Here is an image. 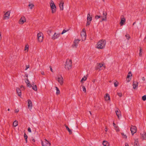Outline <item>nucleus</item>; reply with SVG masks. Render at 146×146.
Wrapping results in <instances>:
<instances>
[{
    "label": "nucleus",
    "mask_w": 146,
    "mask_h": 146,
    "mask_svg": "<svg viewBox=\"0 0 146 146\" xmlns=\"http://www.w3.org/2000/svg\"><path fill=\"white\" fill-rule=\"evenodd\" d=\"M116 109L117 110L115 111L116 114L118 118L119 119H120V117L121 116V112L118 108H117Z\"/></svg>",
    "instance_id": "9d476101"
},
{
    "label": "nucleus",
    "mask_w": 146,
    "mask_h": 146,
    "mask_svg": "<svg viewBox=\"0 0 146 146\" xmlns=\"http://www.w3.org/2000/svg\"><path fill=\"white\" fill-rule=\"evenodd\" d=\"M7 110L8 111H10V109L9 108V109H8Z\"/></svg>",
    "instance_id": "0e129e2a"
},
{
    "label": "nucleus",
    "mask_w": 146,
    "mask_h": 146,
    "mask_svg": "<svg viewBox=\"0 0 146 146\" xmlns=\"http://www.w3.org/2000/svg\"><path fill=\"white\" fill-rule=\"evenodd\" d=\"M125 22V19L124 18H122L121 19V21L120 22V25L121 26H122L124 23Z\"/></svg>",
    "instance_id": "4be33fe9"
},
{
    "label": "nucleus",
    "mask_w": 146,
    "mask_h": 146,
    "mask_svg": "<svg viewBox=\"0 0 146 146\" xmlns=\"http://www.w3.org/2000/svg\"><path fill=\"white\" fill-rule=\"evenodd\" d=\"M55 88L56 90V94L57 95H58L60 93V90L57 87H56Z\"/></svg>",
    "instance_id": "2f4dec72"
},
{
    "label": "nucleus",
    "mask_w": 146,
    "mask_h": 146,
    "mask_svg": "<svg viewBox=\"0 0 146 146\" xmlns=\"http://www.w3.org/2000/svg\"><path fill=\"white\" fill-rule=\"evenodd\" d=\"M57 80L61 85L63 83V78L61 75L58 76Z\"/></svg>",
    "instance_id": "0eeeda50"
},
{
    "label": "nucleus",
    "mask_w": 146,
    "mask_h": 146,
    "mask_svg": "<svg viewBox=\"0 0 146 146\" xmlns=\"http://www.w3.org/2000/svg\"><path fill=\"white\" fill-rule=\"evenodd\" d=\"M132 76V74H131V72H129L128 73V74L127 76V78L126 80H127V82H129L130 80H129V78L130 77V76Z\"/></svg>",
    "instance_id": "a211bd4d"
},
{
    "label": "nucleus",
    "mask_w": 146,
    "mask_h": 146,
    "mask_svg": "<svg viewBox=\"0 0 146 146\" xmlns=\"http://www.w3.org/2000/svg\"><path fill=\"white\" fill-rule=\"evenodd\" d=\"M90 21L87 20V22L86 25V26H87L88 25H90Z\"/></svg>",
    "instance_id": "c03bdc74"
},
{
    "label": "nucleus",
    "mask_w": 146,
    "mask_h": 146,
    "mask_svg": "<svg viewBox=\"0 0 146 146\" xmlns=\"http://www.w3.org/2000/svg\"><path fill=\"white\" fill-rule=\"evenodd\" d=\"M60 35V34L59 33L56 34L55 33L52 36V39L53 40H55L59 37Z\"/></svg>",
    "instance_id": "ddd939ff"
},
{
    "label": "nucleus",
    "mask_w": 146,
    "mask_h": 146,
    "mask_svg": "<svg viewBox=\"0 0 146 146\" xmlns=\"http://www.w3.org/2000/svg\"><path fill=\"white\" fill-rule=\"evenodd\" d=\"M72 65V60L69 59H67L66 64L65 65V68L69 70L71 68Z\"/></svg>",
    "instance_id": "f03ea898"
},
{
    "label": "nucleus",
    "mask_w": 146,
    "mask_h": 146,
    "mask_svg": "<svg viewBox=\"0 0 146 146\" xmlns=\"http://www.w3.org/2000/svg\"><path fill=\"white\" fill-rule=\"evenodd\" d=\"M134 146H140L139 145L138 139H137L135 140Z\"/></svg>",
    "instance_id": "bb28decb"
},
{
    "label": "nucleus",
    "mask_w": 146,
    "mask_h": 146,
    "mask_svg": "<svg viewBox=\"0 0 146 146\" xmlns=\"http://www.w3.org/2000/svg\"><path fill=\"white\" fill-rule=\"evenodd\" d=\"M81 36L82 37V41L86 40V35L85 31H82L81 33Z\"/></svg>",
    "instance_id": "423d86ee"
},
{
    "label": "nucleus",
    "mask_w": 146,
    "mask_h": 146,
    "mask_svg": "<svg viewBox=\"0 0 146 146\" xmlns=\"http://www.w3.org/2000/svg\"><path fill=\"white\" fill-rule=\"evenodd\" d=\"M65 127H66V129H67V130L69 132V134H72V130L69 128V127H68L66 125Z\"/></svg>",
    "instance_id": "a878e982"
},
{
    "label": "nucleus",
    "mask_w": 146,
    "mask_h": 146,
    "mask_svg": "<svg viewBox=\"0 0 146 146\" xmlns=\"http://www.w3.org/2000/svg\"><path fill=\"white\" fill-rule=\"evenodd\" d=\"M82 88H83V91L85 93L86 92V88H85V87L84 86H82Z\"/></svg>",
    "instance_id": "79ce46f5"
},
{
    "label": "nucleus",
    "mask_w": 146,
    "mask_h": 146,
    "mask_svg": "<svg viewBox=\"0 0 146 146\" xmlns=\"http://www.w3.org/2000/svg\"><path fill=\"white\" fill-rule=\"evenodd\" d=\"M32 141L34 142H35V140L34 139H32Z\"/></svg>",
    "instance_id": "052dcab7"
},
{
    "label": "nucleus",
    "mask_w": 146,
    "mask_h": 146,
    "mask_svg": "<svg viewBox=\"0 0 146 146\" xmlns=\"http://www.w3.org/2000/svg\"><path fill=\"white\" fill-rule=\"evenodd\" d=\"M102 144L104 146H106L107 144H108V142L107 141H104Z\"/></svg>",
    "instance_id": "f704fd0d"
},
{
    "label": "nucleus",
    "mask_w": 146,
    "mask_h": 146,
    "mask_svg": "<svg viewBox=\"0 0 146 146\" xmlns=\"http://www.w3.org/2000/svg\"><path fill=\"white\" fill-rule=\"evenodd\" d=\"M115 124L114 123V122H113V126H114V127H116V128H117L118 127H115Z\"/></svg>",
    "instance_id": "864d4df0"
},
{
    "label": "nucleus",
    "mask_w": 146,
    "mask_h": 146,
    "mask_svg": "<svg viewBox=\"0 0 146 146\" xmlns=\"http://www.w3.org/2000/svg\"><path fill=\"white\" fill-rule=\"evenodd\" d=\"M18 124V121L16 120L15 121L13 124V126L14 127H16Z\"/></svg>",
    "instance_id": "7c9ffc66"
},
{
    "label": "nucleus",
    "mask_w": 146,
    "mask_h": 146,
    "mask_svg": "<svg viewBox=\"0 0 146 146\" xmlns=\"http://www.w3.org/2000/svg\"><path fill=\"white\" fill-rule=\"evenodd\" d=\"M26 21V19L24 16L22 17L20 19L19 23L20 24H22Z\"/></svg>",
    "instance_id": "f8f14e48"
},
{
    "label": "nucleus",
    "mask_w": 146,
    "mask_h": 146,
    "mask_svg": "<svg viewBox=\"0 0 146 146\" xmlns=\"http://www.w3.org/2000/svg\"><path fill=\"white\" fill-rule=\"evenodd\" d=\"M142 100L143 101H145L146 100V95H144L142 97Z\"/></svg>",
    "instance_id": "4c0bfd02"
},
{
    "label": "nucleus",
    "mask_w": 146,
    "mask_h": 146,
    "mask_svg": "<svg viewBox=\"0 0 146 146\" xmlns=\"http://www.w3.org/2000/svg\"><path fill=\"white\" fill-rule=\"evenodd\" d=\"M117 95L120 97H121L122 96V93H118Z\"/></svg>",
    "instance_id": "37998d69"
},
{
    "label": "nucleus",
    "mask_w": 146,
    "mask_h": 146,
    "mask_svg": "<svg viewBox=\"0 0 146 146\" xmlns=\"http://www.w3.org/2000/svg\"><path fill=\"white\" fill-rule=\"evenodd\" d=\"M142 79L143 81H145V78L144 77H143L142 78Z\"/></svg>",
    "instance_id": "5fc2aeb1"
},
{
    "label": "nucleus",
    "mask_w": 146,
    "mask_h": 146,
    "mask_svg": "<svg viewBox=\"0 0 146 146\" xmlns=\"http://www.w3.org/2000/svg\"><path fill=\"white\" fill-rule=\"evenodd\" d=\"M16 91L18 95L19 96H20L21 95V91L19 88H16Z\"/></svg>",
    "instance_id": "412c9836"
},
{
    "label": "nucleus",
    "mask_w": 146,
    "mask_h": 146,
    "mask_svg": "<svg viewBox=\"0 0 146 146\" xmlns=\"http://www.w3.org/2000/svg\"><path fill=\"white\" fill-rule=\"evenodd\" d=\"M92 19V17H91L90 13H88V14L87 20L89 21H91Z\"/></svg>",
    "instance_id": "b1692460"
},
{
    "label": "nucleus",
    "mask_w": 146,
    "mask_h": 146,
    "mask_svg": "<svg viewBox=\"0 0 146 146\" xmlns=\"http://www.w3.org/2000/svg\"><path fill=\"white\" fill-rule=\"evenodd\" d=\"M28 6L30 7L31 9H32L34 7V5L32 4H30Z\"/></svg>",
    "instance_id": "72a5a7b5"
},
{
    "label": "nucleus",
    "mask_w": 146,
    "mask_h": 146,
    "mask_svg": "<svg viewBox=\"0 0 146 146\" xmlns=\"http://www.w3.org/2000/svg\"><path fill=\"white\" fill-rule=\"evenodd\" d=\"M103 2H104V0H103Z\"/></svg>",
    "instance_id": "338daca9"
},
{
    "label": "nucleus",
    "mask_w": 146,
    "mask_h": 146,
    "mask_svg": "<svg viewBox=\"0 0 146 146\" xmlns=\"http://www.w3.org/2000/svg\"><path fill=\"white\" fill-rule=\"evenodd\" d=\"M64 4V1L63 0H61L60 2V3L59 5V6L60 10H63V5Z\"/></svg>",
    "instance_id": "dca6fc26"
},
{
    "label": "nucleus",
    "mask_w": 146,
    "mask_h": 146,
    "mask_svg": "<svg viewBox=\"0 0 146 146\" xmlns=\"http://www.w3.org/2000/svg\"><path fill=\"white\" fill-rule=\"evenodd\" d=\"M105 131H106H106H107V130H108V129H107V128H105Z\"/></svg>",
    "instance_id": "4d7b16f0"
},
{
    "label": "nucleus",
    "mask_w": 146,
    "mask_h": 146,
    "mask_svg": "<svg viewBox=\"0 0 146 146\" xmlns=\"http://www.w3.org/2000/svg\"><path fill=\"white\" fill-rule=\"evenodd\" d=\"M44 140L45 143L44 144L43 142L42 141L41 144L42 146H50L51 143L48 141H47L46 139H45Z\"/></svg>",
    "instance_id": "6e6552de"
},
{
    "label": "nucleus",
    "mask_w": 146,
    "mask_h": 146,
    "mask_svg": "<svg viewBox=\"0 0 146 146\" xmlns=\"http://www.w3.org/2000/svg\"><path fill=\"white\" fill-rule=\"evenodd\" d=\"M118 84V82L116 81L114 83V85L115 87H117Z\"/></svg>",
    "instance_id": "e433bc0d"
},
{
    "label": "nucleus",
    "mask_w": 146,
    "mask_h": 146,
    "mask_svg": "<svg viewBox=\"0 0 146 146\" xmlns=\"http://www.w3.org/2000/svg\"><path fill=\"white\" fill-rule=\"evenodd\" d=\"M20 88L22 90H24L25 89V88H24V86L22 85L20 87Z\"/></svg>",
    "instance_id": "49530a36"
},
{
    "label": "nucleus",
    "mask_w": 146,
    "mask_h": 146,
    "mask_svg": "<svg viewBox=\"0 0 146 146\" xmlns=\"http://www.w3.org/2000/svg\"><path fill=\"white\" fill-rule=\"evenodd\" d=\"M10 12L9 11H7L5 14V16L4 17V19H8L9 18V16Z\"/></svg>",
    "instance_id": "1a4fd4ad"
},
{
    "label": "nucleus",
    "mask_w": 146,
    "mask_h": 146,
    "mask_svg": "<svg viewBox=\"0 0 146 146\" xmlns=\"http://www.w3.org/2000/svg\"><path fill=\"white\" fill-rule=\"evenodd\" d=\"M32 89L35 91H36L37 90V86L36 85H34V86H31Z\"/></svg>",
    "instance_id": "c85d7f7f"
},
{
    "label": "nucleus",
    "mask_w": 146,
    "mask_h": 146,
    "mask_svg": "<svg viewBox=\"0 0 146 146\" xmlns=\"http://www.w3.org/2000/svg\"><path fill=\"white\" fill-rule=\"evenodd\" d=\"M125 146H129L126 143Z\"/></svg>",
    "instance_id": "680f3d73"
},
{
    "label": "nucleus",
    "mask_w": 146,
    "mask_h": 146,
    "mask_svg": "<svg viewBox=\"0 0 146 146\" xmlns=\"http://www.w3.org/2000/svg\"><path fill=\"white\" fill-rule=\"evenodd\" d=\"M107 13L106 12L104 11L103 13V16L102 19V21H106L107 20Z\"/></svg>",
    "instance_id": "2eb2a0df"
},
{
    "label": "nucleus",
    "mask_w": 146,
    "mask_h": 146,
    "mask_svg": "<svg viewBox=\"0 0 146 146\" xmlns=\"http://www.w3.org/2000/svg\"><path fill=\"white\" fill-rule=\"evenodd\" d=\"M19 111V110L18 109H15V112L16 113H18Z\"/></svg>",
    "instance_id": "3c124183"
},
{
    "label": "nucleus",
    "mask_w": 146,
    "mask_h": 146,
    "mask_svg": "<svg viewBox=\"0 0 146 146\" xmlns=\"http://www.w3.org/2000/svg\"><path fill=\"white\" fill-rule=\"evenodd\" d=\"M97 66L95 67L96 70H100V68L103 66V64L101 63H97Z\"/></svg>",
    "instance_id": "f3484780"
},
{
    "label": "nucleus",
    "mask_w": 146,
    "mask_h": 146,
    "mask_svg": "<svg viewBox=\"0 0 146 146\" xmlns=\"http://www.w3.org/2000/svg\"><path fill=\"white\" fill-rule=\"evenodd\" d=\"M104 98L105 100L106 101L110 100V96L108 93L106 94V96H105Z\"/></svg>",
    "instance_id": "393cba45"
},
{
    "label": "nucleus",
    "mask_w": 146,
    "mask_h": 146,
    "mask_svg": "<svg viewBox=\"0 0 146 146\" xmlns=\"http://www.w3.org/2000/svg\"><path fill=\"white\" fill-rule=\"evenodd\" d=\"M121 134L123 136V137L124 138H127V136L125 135L123 133H121Z\"/></svg>",
    "instance_id": "a19ab883"
},
{
    "label": "nucleus",
    "mask_w": 146,
    "mask_h": 146,
    "mask_svg": "<svg viewBox=\"0 0 146 146\" xmlns=\"http://www.w3.org/2000/svg\"><path fill=\"white\" fill-rule=\"evenodd\" d=\"M49 68H50V71L53 72V70H52V67H51V66H49Z\"/></svg>",
    "instance_id": "603ef678"
},
{
    "label": "nucleus",
    "mask_w": 146,
    "mask_h": 146,
    "mask_svg": "<svg viewBox=\"0 0 146 146\" xmlns=\"http://www.w3.org/2000/svg\"><path fill=\"white\" fill-rule=\"evenodd\" d=\"M138 86V83L137 82H133V88L134 89H135Z\"/></svg>",
    "instance_id": "6ab92c4d"
},
{
    "label": "nucleus",
    "mask_w": 146,
    "mask_h": 146,
    "mask_svg": "<svg viewBox=\"0 0 146 146\" xmlns=\"http://www.w3.org/2000/svg\"><path fill=\"white\" fill-rule=\"evenodd\" d=\"M32 102L30 100H28V108L31 110L32 109Z\"/></svg>",
    "instance_id": "4468645a"
},
{
    "label": "nucleus",
    "mask_w": 146,
    "mask_h": 146,
    "mask_svg": "<svg viewBox=\"0 0 146 146\" xmlns=\"http://www.w3.org/2000/svg\"><path fill=\"white\" fill-rule=\"evenodd\" d=\"M87 78V77H86V76H84L82 80H81L80 82L81 83H83V81H85L86 80Z\"/></svg>",
    "instance_id": "c756f323"
},
{
    "label": "nucleus",
    "mask_w": 146,
    "mask_h": 146,
    "mask_svg": "<svg viewBox=\"0 0 146 146\" xmlns=\"http://www.w3.org/2000/svg\"><path fill=\"white\" fill-rule=\"evenodd\" d=\"M50 5L52 10V13H55L56 10V7L54 2L52 0H51L50 1Z\"/></svg>",
    "instance_id": "7ed1b4c3"
},
{
    "label": "nucleus",
    "mask_w": 146,
    "mask_h": 146,
    "mask_svg": "<svg viewBox=\"0 0 146 146\" xmlns=\"http://www.w3.org/2000/svg\"><path fill=\"white\" fill-rule=\"evenodd\" d=\"M41 74L42 75H44V72H41Z\"/></svg>",
    "instance_id": "6e6d98bb"
},
{
    "label": "nucleus",
    "mask_w": 146,
    "mask_h": 146,
    "mask_svg": "<svg viewBox=\"0 0 146 146\" xmlns=\"http://www.w3.org/2000/svg\"><path fill=\"white\" fill-rule=\"evenodd\" d=\"M26 83L27 84V86L29 87H31L32 86V85L30 84V82L28 79H26V80L25 81Z\"/></svg>",
    "instance_id": "5701e85b"
},
{
    "label": "nucleus",
    "mask_w": 146,
    "mask_h": 146,
    "mask_svg": "<svg viewBox=\"0 0 146 146\" xmlns=\"http://www.w3.org/2000/svg\"><path fill=\"white\" fill-rule=\"evenodd\" d=\"M29 46L28 45V44H27L26 45L25 50H27V51H28V50H29Z\"/></svg>",
    "instance_id": "c9c22d12"
},
{
    "label": "nucleus",
    "mask_w": 146,
    "mask_h": 146,
    "mask_svg": "<svg viewBox=\"0 0 146 146\" xmlns=\"http://www.w3.org/2000/svg\"><path fill=\"white\" fill-rule=\"evenodd\" d=\"M38 40L39 42H42L43 40V35L41 33H40L37 34Z\"/></svg>",
    "instance_id": "20e7f679"
},
{
    "label": "nucleus",
    "mask_w": 146,
    "mask_h": 146,
    "mask_svg": "<svg viewBox=\"0 0 146 146\" xmlns=\"http://www.w3.org/2000/svg\"><path fill=\"white\" fill-rule=\"evenodd\" d=\"M130 128V131L131 132L132 134L133 135L137 131V128L136 126L131 125Z\"/></svg>",
    "instance_id": "39448f33"
},
{
    "label": "nucleus",
    "mask_w": 146,
    "mask_h": 146,
    "mask_svg": "<svg viewBox=\"0 0 146 146\" xmlns=\"http://www.w3.org/2000/svg\"><path fill=\"white\" fill-rule=\"evenodd\" d=\"M106 44V41L105 40H100L97 43V48L98 49H103L105 47Z\"/></svg>",
    "instance_id": "f257e3e1"
},
{
    "label": "nucleus",
    "mask_w": 146,
    "mask_h": 146,
    "mask_svg": "<svg viewBox=\"0 0 146 146\" xmlns=\"http://www.w3.org/2000/svg\"><path fill=\"white\" fill-rule=\"evenodd\" d=\"M28 131L29 132H31V128L30 127H29V128L28 129Z\"/></svg>",
    "instance_id": "09e8293b"
},
{
    "label": "nucleus",
    "mask_w": 146,
    "mask_h": 146,
    "mask_svg": "<svg viewBox=\"0 0 146 146\" xmlns=\"http://www.w3.org/2000/svg\"><path fill=\"white\" fill-rule=\"evenodd\" d=\"M125 36L127 40H129L130 39V36L129 34H127Z\"/></svg>",
    "instance_id": "58836bf2"
},
{
    "label": "nucleus",
    "mask_w": 146,
    "mask_h": 146,
    "mask_svg": "<svg viewBox=\"0 0 146 146\" xmlns=\"http://www.w3.org/2000/svg\"><path fill=\"white\" fill-rule=\"evenodd\" d=\"M66 32V31L64 29L63 31L62 32V33H61V34H63L64 33H65V32Z\"/></svg>",
    "instance_id": "de8ad7c7"
},
{
    "label": "nucleus",
    "mask_w": 146,
    "mask_h": 146,
    "mask_svg": "<svg viewBox=\"0 0 146 146\" xmlns=\"http://www.w3.org/2000/svg\"><path fill=\"white\" fill-rule=\"evenodd\" d=\"M100 17L101 16H98L97 15L95 16V18L96 19H98L99 18H100Z\"/></svg>",
    "instance_id": "a18cd8bd"
},
{
    "label": "nucleus",
    "mask_w": 146,
    "mask_h": 146,
    "mask_svg": "<svg viewBox=\"0 0 146 146\" xmlns=\"http://www.w3.org/2000/svg\"><path fill=\"white\" fill-rule=\"evenodd\" d=\"M80 40H81L80 39H77L75 40L74 42V44L72 45L73 47H75L76 48L78 44L79 41Z\"/></svg>",
    "instance_id": "9b49d317"
},
{
    "label": "nucleus",
    "mask_w": 146,
    "mask_h": 146,
    "mask_svg": "<svg viewBox=\"0 0 146 146\" xmlns=\"http://www.w3.org/2000/svg\"><path fill=\"white\" fill-rule=\"evenodd\" d=\"M52 31L51 30H49L47 31L48 33V34L49 36H50V34H51V33Z\"/></svg>",
    "instance_id": "ea45409f"
},
{
    "label": "nucleus",
    "mask_w": 146,
    "mask_h": 146,
    "mask_svg": "<svg viewBox=\"0 0 146 146\" xmlns=\"http://www.w3.org/2000/svg\"><path fill=\"white\" fill-rule=\"evenodd\" d=\"M84 30H85L84 29H83L82 30V31H84Z\"/></svg>",
    "instance_id": "e2e57ef3"
},
{
    "label": "nucleus",
    "mask_w": 146,
    "mask_h": 146,
    "mask_svg": "<svg viewBox=\"0 0 146 146\" xmlns=\"http://www.w3.org/2000/svg\"><path fill=\"white\" fill-rule=\"evenodd\" d=\"M139 51V55L140 56H141L143 54V49L141 47L140 48Z\"/></svg>",
    "instance_id": "cd10ccee"
},
{
    "label": "nucleus",
    "mask_w": 146,
    "mask_h": 146,
    "mask_svg": "<svg viewBox=\"0 0 146 146\" xmlns=\"http://www.w3.org/2000/svg\"><path fill=\"white\" fill-rule=\"evenodd\" d=\"M32 86H34V85H35V83L34 82H33L32 84Z\"/></svg>",
    "instance_id": "13d9d810"
},
{
    "label": "nucleus",
    "mask_w": 146,
    "mask_h": 146,
    "mask_svg": "<svg viewBox=\"0 0 146 146\" xmlns=\"http://www.w3.org/2000/svg\"><path fill=\"white\" fill-rule=\"evenodd\" d=\"M24 137L25 138V140L26 143H27V138L28 137L27 136V135L25 133L24 134Z\"/></svg>",
    "instance_id": "473e14b6"
},
{
    "label": "nucleus",
    "mask_w": 146,
    "mask_h": 146,
    "mask_svg": "<svg viewBox=\"0 0 146 146\" xmlns=\"http://www.w3.org/2000/svg\"><path fill=\"white\" fill-rule=\"evenodd\" d=\"M135 23H136V22H135L134 23H133V25H134L135 24Z\"/></svg>",
    "instance_id": "bf43d9fd"
},
{
    "label": "nucleus",
    "mask_w": 146,
    "mask_h": 146,
    "mask_svg": "<svg viewBox=\"0 0 146 146\" xmlns=\"http://www.w3.org/2000/svg\"><path fill=\"white\" fill-rule=\"evenodd\" d=\"M89 113H90V114L91 115V113L90 111H89Z\"/></svg>",
    "instance_id": "69168bd1"
},
{
    "label": "nucleus",
    "mask_w": 146,
    "mask_h": 146,
    "mask_svg": "<svg viewBox=\"0 0 146 146\" xmlns=\"http://www.w3.org/2000/svg\"><path fill=\"white\" fill-rule=\"evenodd\" d=\"M141 137L143 139H146V133L145 132H143L142 134L141 133Z\"/></svg>",
    "instance_id": "aec40b11"
},
{
    "label": "nucleus",
    "mask_w": 146,
    "mask_h": 146,
    "mask_svg": "<svg viewBox=\"0 0 146 146\" xmlns=\"http://www.w3.org/2000/svg\"><path fill=\"white\" fill-rule=\"evenodd\" d=\"M30 67V66H29V65H27L26 66V69H25V70H26L28 68H29Z\"/></svg>",
    "instance_id": "8fccbe9b"
}]
</instances>
